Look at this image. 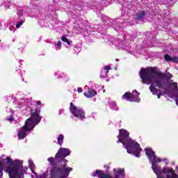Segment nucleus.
Returning a JSON list of instances; mask_svg holds the SVG:
<instances>
[{
    "label": "nucleus",
    "mask_w": 178,
    "mask_h": 178,
    "mask_svg": "<svg viewBox=\"0 0 178 178\" xmlns=\"http://www.w3.org/2000/svg\"><path fill=\"white\" fill-rule=\"evenodd\" d=\"M154 29H156V30H159V31L162 30V26H156V24H154Z\"/></svg>",
    "instance_id": "30"
},
{
    "label": "nucleus",
    "mask_w": 178,
    "mask_h": 178,
    "mask_svg": "<svg viewBox=\"0 0 178 178\" xmlns=\"http://www.w3.org/2000/svg\"><path fill=\"white\" fill-rule=\"evenodd\" d=\"M70 113L72 114V116H71L72 119L81 121L86 119V112L82 108L76 106L74 104L70 103Z\"/></svg>",
    "instance_id": "8"
},
{
    "label": "nucleus",
    "mask_w": 178,
    "mask_h": 178,
    "mask_svg": "<svg viewBox=\"0 0 178 178\" xmlns=\"http://www.w3.org/2000/svg\"><path fill=\"white\" fill-rule=\"evenodd\" d=\"M86 88H88V92L83 93L84 97H86V98H92L97 95V91L94 90V89L89 88L88 86Z\"/></svg>",
    "instance_id": "14"
},
{
    "label": "nucleus",
    "mask_w": 178,
    "mask_h": 178,
    "mask_svg": "<svg viewBox=\"0 0 178 178\" xmlns=\"http://www.w3.org/2000/svg\"><path fill=\"white\" fill-rule=\"evenodd\" d=\"M74 54H79V52H81V48L80 47H79V46H75V47H74Z\"/></svg>",
    "instance_id": "27"
},
{
    "label": "nucleus",
    "mask_w": 178,
    "mask_h": 178,
    "mask_svg": "<svg viewBox=\"0 0 178 178\" xmlns=\"http://www.w3.org/2000/svg\"><path fill=\"white\" fill-rule=\"evenodd\" d=\"M72 154V150L69 148L60 147L55 157H49L47 161L50 166H53L51 169V177L55 178H67L70 172L73 168L66 167L67 161L66 156H69Z\"/></svg>",
    "instance_id": "4"
},
{
    "label": "nucleus",
    "mask_w": 178,
    "mask_h": 178,
    "mask_svg": "<svg viewBox=\"0 0 178 178\" xmlns=\"http://www.w3.org/2000/svg\"><path fill=\"white\" fill-rule=\"evenodd\" d=\"M112 3V0H101V1H98L97 0H94L92 3V6H97V5H101L103 8L105 6H108Z\"/></svg>",
    "instance_id": "11"
},
{
    "label": "nucleus",
    "mask_w": 178,
    "mask_h": 178,
    "mask_svg": "<svg viewBox=\"0 0 178 178\" xmlns=\"http://www.w3.org/2000/svg\"><path fill=\"white\" fill-rule=\"evenodd\" d=\"M168 76H169V79H172V77H173V75H172L171 74L168 73Z\"/></svg>",
    "instance_id": "36"
},
{
    "label": "nucleus",
    "mask_w": 178,
    "mask_h": 178,
    "mask_svg": "<svg viewBox=\"0 0 178 178\" xmlns=\"http://www.w3.org/2000/svg\"><path fill=\"white\" fill-rule=\"evenodd\" d=\"M118 138V140L117 143L119 144V143H122L128 154H131L136 156V158H140V156H141L143 149L140 147V144L131 139L130 133H129L127 130L124 129H119Z\"/></svg>",
    "instance_id": "7"
},
{
    "label": "nucleus",
    "mask_w": 178,
    "mask_h": 178,
    "mask_svg": "<svg viewBox=\"0 0 178 178\" xmlns=\"http://www.w3.org/2000/svg\"><path fill=\"white\" fill-rule=\"evenodd\" d=\"M115 178H123L124 177V169L120 168L118 171H116V169H113Z\"/></svg>",
    "instance_id": "17"
},
{
    "label": "nucleus",
    "mask_w": 178,
    "mask_h": 178,
    "mask_svg": "<svg viewBox=\"0 0 178 178\" xmlns=\"http://www.w3.org/2000/svg\"><path fill=\"white\" fill-rule=\"evenodd\" d=\"M110 65H106L103 67V70L100 72V77L101 79H106L108 77V73H109V70H111Z\"/></svg>",
    "instance_id": "13"
},
{
    "label": "nucleus",
    "mask_w": 178,
    "mask_h": 178,
    "mask_svg": "<svg viewBox=\"0 0 178 178\" xmlns=\"http://www.w3.org/2000/svg\"><path fill=\"white\" fill-rule=\"evenodd\" d=\"M63 141H65V135L60 134L57 136V145L62 147L63 145Z\"/></svg>",
    "instance_id": "18"
},
{
    "label": "nucleus",
    "mask_w": 178,
    "mask_h": 178,
    "mask_svg": "<svg viewBox=\"0 0 178 178\" xmlns=\"http://www.w3.org/2000/svg\"><path fill=\"white\" fill-rule=\"evenodd\" d=\"M62 48V42L58 41L54 43V49L56 51H60V49Z\"/></svg>",
    "instance_id": "21"
},
{
    "label": "nucleus",
    "mask_w": 178,
    "mask_h": 178,
    "mask_svg": "<svg viewBox=\"0 0 178 178\" xmlns=\"http://www.w3.org/2000/svg\"><path fill=\"white\" fill-rule=\"evenodd\" d=\"M1 29H3V30H5L6 29H8V24L0 20V30Z\"/></svg>",
    "instance_id": "26"
},
{
    "label": "nucleus",
    "mask_w": 178,
    "mask_h": 178,
    "mask_svg": "<svg viewBox=\"0 0 178 178\" xmlns=\"http://www.w3.org/2000/svg\"><path fill=\"white\" fill-rule=\"evenodd\" d=\"M0 47L2 48L3 47V43L1 42V40H0Z\"/></svg>",
    "instance_id": "37"
},
{
    "label": "nucleus",
    "mask_w": 178,
    "mask_h": 178,
    "mask_svg": "<svg viewBox=\"0 0 178 178\" xmlns=\"http://www.w3.org/2000/svg\"><path fill=\"white\" fill-rule=\"evenodd\" d=\"M164 60L166 62H174V63H178V57L177 56L171 57L168 54H165Z\"/></svg>",
    "instance_id": "16"
},
{
    "label": "nucleus",
    "mask_w": 178,
    "mask_h": 178,
    "mask_svg": "<svg viewBox=\"0 0 178 178\" xmlns=\"http://www.w3.org/2000/svg\"><path fill=\"white\" fill-rule=\"evenodd\" d=\"M62 79H65V83H67V81H69V80H70V78L69 77V75H67L66 74H63Z\"/></svg>",
    "instance_id": "28"
},
{
    "label": "nucleus",
    "mask_w": 178,
    "mask_h": 178,
    "mask_svg": "<svg viewBox=\"0 0 178 178\" xmlns=\"http://www.w3.org/2000/svg\"><path fill=\"white\" fill-rule=\"evenodd\" d=\"M106 81H109V80H106Z\"/></svg>",
    "instance_id": "45"
},
{
    "label": "nucleus",
    "mask_w": 178,
    "mask_h": 178,
    "mask_svg": "<svg viewBox=\"0 0 178 178\" xmlns=\"http://www.w3.org/2000/svg\"><path fill=\"white\" fill-rule=\"evenodd\" d=\"M2 147H3V145L2 144H0V148H2Z\"/></svg>",
    "instance_id": "41"
},
{
    "label": "nucleus",
    "mask_w": 178,
    "mask_h": 178,
    "mask_svg": "<svg viewBox=\"0 0 178 178\" xmlns=\"http://www.w3.org/2000/svg\"><path fill=\"white\" fill-rule=\"evenodd\" d=\"M6 120H7L8 122H10V123H16V120H15V118H13L12 115L7 116V118H6Z\"/></svg>",
    "instance_id": "25"
},
{
    "label": "nucleus",
    "mask_w": 178,
    "mask_h": 178,
    "mask_svg": "<svg viewBox=\"0 0 178 178\" xmlns=\"http://www.w3.org/2000/svg\"><path fill=\"white\" fill-rule=\"evenodd\" d=\"M22 81H24V78H23V76H21Z\"/></svg>",
    "instance_id": "38"
},
{
    "label": "nucleus",
    "mask_w": 178,
    "mask_h": 178,
    "mask_svg": "<svg viewBox=\"0 0 178 178\" xmlns=\"http://www.w3.org/2000/svg\"><path fill=\"white\" fill-rule=\"evenodd\" d=\"M130 99H131V93L129 92H125L122 96V99H127V101H129Z\"/></svg>",
    "instance_id": "22"
},
{
    "label": "nucleus",
    "mask_w": 178,
    "mask_h": 178,
    "mask_svg": "<svg viewBox=\"0 0 178 178\" xmlns=\"http://www.w3.org/2000/svg\"><path fill=\"white\" fill-rule=\"evenodd\" d=\"M13 102L16 111H21L23 115L31 112V117L25 122V126L19 129L17 133L18 138L24 140L30 134V131L34 130V127L41 122V108L35 106L31 98L24 97L23 92H18L17 97L13 98Z\"/></svg>",
    "instance_id": "2"
},
{
    "label": "nucleus",
    "mask_w": 178,
    "mask_h": 178,
    "mask_svg": "<svg viewBox=\"0 0 178 178\" xmlns=\"http://www.w3.org/2000/svg\"><path fill=\"white\" fill-rule=\"evenodd\" d=\"M3 170L8 173L10 178H24L29 168L23 166V161L19 159L13 161L8 156L3 162L0 161V178L3 176Z\"/></svg>",
    "instance_id": "5"
},
{
    "label": "nucleus",
    "mask_w": 178,
    "mask_h": 178,
    "mask_svg": "<svg viewBox=\"0 0 178 178\" xmlns=\"http://www.w3.org/2000/svg\"><path fill=\"white\" fill-rule=\"evenodd\" d=\"M124 2L127 10H129L130 12V19L128 22L130 26H134L137 24H138L139 22L143 23L147 17V15H149V16H158V19H161L162 17V15H161V10L159 9V7H152L148 8L146 11L141 10L133 15L131 14V9L133 8V6H136L137 5V2L138 0H121V2Z\"/></svg>",
    "instance_id": "6"
},
{
    "label": "nucleus",
    "mask_w": 178,
    "mask_h": 178,
    "mask_svg": "<svg viewBox=\"0 0 178 178\" xmlns=\"http://www.w3.org/2000/svg\"><path fill=\"white\" fill-rule=\"evenodd\" d=\"M96 14L97 15V16L101 17V20H102V16H105V15H102L101 14V11L100 10H96Z\"/></svg>",
    "instance_id": "29"
},
{
    "label": "nucleus",
    "mask_w": 178,
    "mask_h": 178,
    "mask_svg": "<svg viewBox=\"0 0 178 178\" xmlns=\"http://www.w3.org/2000/svg\"><path fill=\"white\" fill-rule=\"evenodd\" d=\"M19 51H20L21 52H23V51H24V48H23V47L19 48Z\"/></svg>",
    "instance_id": "35"
},
{
    "label": "nucleus",
    "mask_w": 178,
    "mask_h": 178,
    "mask_svg": "<svg viewBox=\"0 0 178 178\" xmlns=\"http://www.w3.org/2000/svg\"><path fill=\"white\" fill-rule=\"evenodd\" d=\"M109 106L113 111H119V107H118V104H116L115 102H111Z\"/></svg>",
    "instance_id": "19"
},
{
    "label": "nucleus",
    "mask_w": 178,
    "mask_h": 178,
    "mask_svg": "<svg viewBox=\"0 0 178 178\" xmlns=\"http://www.w3.org/2000/svg\"><path fill=\"white\" fill-rule=\"evenodd\" d=\"M91 176L92 177H99V178H112L111 175L108 174H105L103 170H96V171L92 172Z\"/></svg>",
    "instance_id": "10"
},
{
    "label": "nucleus",
    "mask_w": 178,
    "mask_h": 178,
    "mask_svg": "<svg viewBox=\"0 0 178 178\" xmlns=\"http://www.w3.org/2000/svg\"><path fill=\"white\" fill-rule=\"evenodd\" d=\"M63 112H65V110H63V108L60 109L58 111V115H62V113H63Z\"/></svg>",
    "instance_id": "32"
},
{
    "label": "nucleus",
    "mask_w": 178,
    "mask_h": 178,
    "mask_svg": "<svg viewBox=\"0 0 178 178\" xmlns=\"http://www.w3.org/2000/svg\"><path fill=\"white\" fill-rule=\"evenodd\" d=\"M36 105H41V102L40 101H37L35 102Z\"/></svg>",
    "instance_id": "34"
},
{
    "label": "nucleus",
    "mask_w": 178,
    "mask_h": 178,
    "mask_svg": "<svg viewBox=\"0 0 178 178\" xmlns=\"http://www.w3.org/2000/svg\"><path fill=\"white\" fill-rule=\"evenodd\" d=\"M136 38H137V33L136 32H131V33L124 32V34L118 38H112L109 35H105L103 37L104 42L112 44L118 49L125 51L127 54H129V55H132L135 58H138L141 55L143 48H141V46L134 43Z\"/></svg>",
    "instance_id": "3"
},
{
    "label": "nucleus",
    "mask_w": 178,
    "mask_h": 178,
    "mask_svg": "<svg viewBox=\"0 0 178 178\" xmlns=\"http://www.w3.org/2000/svg\"><path fill=\"white\" fill-rule=\"evenodd\" d=\"M140 96V93L134 90L132 93H131V99H129V102H140L141 99L138 97Z\"/></svg>",
    "instance_id": "12"
},
{
    "label": "nucleus",
    "mask_w": 178,
    "mask_h": 178,
    "mask_svg": "<svg viewBox=\"0 0 178 178\" xmlns=\"http://www.w3.org/2000/svg\"><path fill=\"white\" fill-rule=\"evenodd\" d=\"M9 30H10V31H13L12 27H9Z\"/></svg>",
    "instance_id": "42"
},
{
    "label": "nucleus",
    "mask_w": 178,
    "mask_h": 178,
    "mask_svg": "<svg viewBox=\"0 0 178 178\" xmlns=\"http://www.w3.org/2000/svg\"><path fill=\"white\" fill-rule=\"evenodd\" d=\"M31 177H32V178H34V177H35V175L34 176L33 175H31Z\"/></svg>",
    "instance_id": "43"
},
{
    "label": "nucleus",
    "mask_w": 178,
    "mask_h": 178,
    "mask_svg": "<svg viewBox=\"0 0 178 178\" xmlns=\"http://www.w3.org/2000/svg\"><path fill=\"white\" fill-rule=\"evenodd\" d=\"M149 37H152V40H150V42H151V44L149 45V47L150 48H152V47H154L155 44H154L155 42V38H156V35H154L153 33H149Z\"/></svg>",
    "instance_id": "20"
},
{
    "label": "nucleus",
    "mask_w": 178,
    "mask_h": 178,
    "mask_svg": "<svg viewBox=\"0 0 178 178\" xmlns=\"http://www.w3.org/2000/svg\"><path fill=\"white\" fill-rule=\"evenodd\" d=\"M54 76L57 77V79H62L63 73L60 72V71H56L54 72Z\"/></svg>",
    "instance_id": "24"
},
{
    "label": "nucleus",
    "mask_w": 178,
    "mask_h": 178,
    "mask_svg": "<svg viewBox=\"0 0 178 178\" xmlns=\"http://www.w3.org/2000/svg\"><path fill=\"white\" fill-rule=\"evenodd\" d=\"M167 2L168 3H175V2H176V0H167Z\"/></svg>",
    "instance_id": "31"
},
{
    "label": "nucleus",
    "mask_w": 178,
    "mask_h": 178,
    "mask_svg": "<svg viewBox=\"0 0 178 178\" xmlns=\"http://www.w3.org/2000/svg\"><path fill=\"white\" fill-rule=\"evenodd\" d=\"M15 31H16V30H15V29L13 31V33H15Z\"/></svg>",
    "instance_id": "44"
},
{
    "label": "nucleus",
    "mask_w": 178,
    "mask_h": 178,
    "mask_svg": "<svg viewBox=\"0 0 178 178\" xmlns=\"http://www.w3.org/2000/svg\"><path fill=\"white\" fill-rule=\"evenodd\" d=\"M10 2L12 0H3L2 5H3L4 8H9L10 6Z\"/></svg>",
    "instance_id": "23"
},
{
    "label": "nucleus",
    "mask_w": 178,
    "mask_h": 178,
    "mask_svg": "<svg viewBox=\"0 0 178 178\" xmlns=\"http://www.w3.org/2000/svg\"><path fill=\"white\" fill-rule=\"evenodd\" d=\"M115 61H116V62H119V58H116V59H115Z\"/></svg>",
    "instance_id": "39"
},
{
    "label": "nucleus",
    "mask_w": 178,
    "mask_h": 178,
    "mask_svg": "<svg viewBox=\"0 0 178 178\" xmlns=\"http://www.w3.org/2000/svg\"><path fill=\"white\" fill-rule=\"evenodd\" d=\"M77 91H78V92L81 93V92H83V88H77Z\"/></svg>",
    "instance_id": "33"
},
{
    "label": "nucleus",
    "mask_w": 178,
    "mask_h": 178,
    "mask_svg": "<svg viewBox=\"0 0 178 178\" xmlns=\"http://www.w3.org/2000/svg\"><path fill=\"white\" fill-rule=\"evenodd\" d=\"M121 124H122V121H120L118 124L120 126Z\"/></svg>",
    "instance_id": "40"
},
{
    "label": "nucleus",
    "mask_w": 178,
    "mask_h": 178,
    "mask_svg": "<svg viewBox=\"0 0 178 178\" xmlns=\"http://www.w3.org/2000/svg\"><path fill=\"white\" fill-rule=\"evenodd\" d=\"M119 3L122 6L121 19H111L108 16L103 15L101 25L90 27L86 25V22L82 21L77 25L74 26V29L76 31V34H81L88 42H92L94 41V35H98L102 31L108 30L109 26L113 27V30L117 33H122L126 29V26H130L129 23L130 10L126 8L127 6L124 1H120Z\"/></svg>",
    "instance_id": "1"
},
{
    "label": "nucleus",
    "mask_w": 178,
    "mask_h": 178,
    "mask_svg": "<svg viewBox=\"0 0 178 178\" xmlns=\"http://www.w3.org/2000/svg\"><path fill=\"white\" fill-rule=\"evenodd\" d=\"M15 13L17 16L15 15L14 19L16 21V27L20 29L25 22L24 19H23V8L22 7L17 8L15 9Z\"/></svg>",
    "instance_id": "9"
},
{
    "label": "nucleus",
    "mask_w": 178,
    "mask_h": 178,
    "mask_svg": "<svg viewBox=\"0 0 178 178\" xmlns=\"http://www.w3.org/2000/svg\"><path fill=\"white\" fill-rule=\"evenodd\" d=\"M61 41L66 48H70V47H72V44H73V42L69 40L66 36H63L61 38Z\"/></svg>",
    "instance_id": "15"
}]
</instances>
